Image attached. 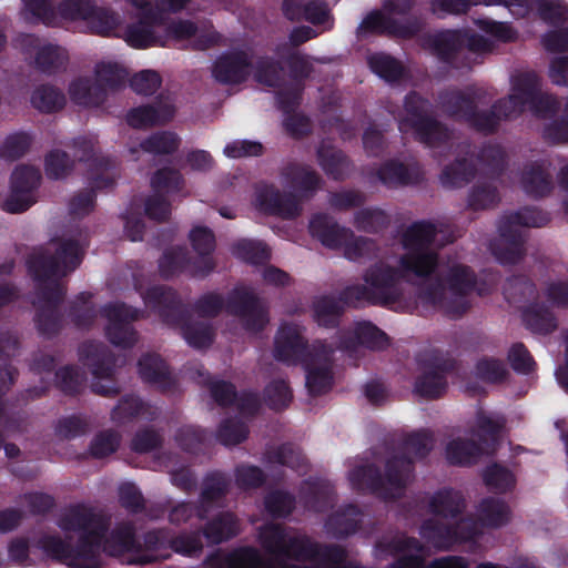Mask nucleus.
Returning a JSON list of instances; mask_svg holds the SVG:
<instances>
[{"instance_id":"31","label":"nucleus","mask_w":568,"mask_h":568,"mask_svg":"<svg viewBox=\"0 0 568 568\" xmlns=\"http://www.w3.org/2000/svg\"><path fill=\"white\" fill-rule=\"evenodd\" d=\"M511 518L510 507L499 498H485L477 507V519L483 527L498 528Z\"/></svg>"},{"instance_id":"54","label":"nucleus","mask_w":568,"mask_h":568,"mask_svg":"<svg viewBox=\"0 0 568 568\" xmlns=\"http://www.w3.org/2000/svg\"><path fill=\"white\" fill-rule=\"evenodd\" d=\"M233 254L243 261L254 264L268 258V251L265 245L246 240L240 241L233 246Z\"/></svg>"},{"instance_id":"45","label":"nucleus","mask_w":568,"mask_h":568,"mask_svg":"<svg viewBox=\"0 0 568 568\" xmlns=\"http://www.w3.org/2000/svg\"><path fill=\"white\" fill-rule=\"evenodd\" d=\"M473 175V164L466 159L457 160L443 171L440 175V183L445 187H458L467 183Z\"/></svg>"},{"instance_id":"9","label":"nucleus","mask_w":568,"mask_h":568,"mask_svg":"<svg viewBox=\"0 0 568 568\" xmlns=\"http://www.w3.org/2000/svg\"><path fill=\"white\" fill-rule=\"evenodd\" d=\"M280 184L281 189L260 186L255 203L263 212L291 219L301 213L302 201L321 187V178L307 165L290 164L282 170Z\"/></svg>"},{"instance_id":"63","label":"nucleus","mask_w":568,"mask_h":568,"mask_svg":"<svg viewBox=\"0 0 568 568\" xmlns=\"http://www.w3.org/2000/svg\"><path fill=\"white\" fill-rule=\"evenodd\" d=\"M247 436V429L240 422H226L219 432V438L225 446H233L243 442Z\"/></svg>"},{"instance_id":"20","label":"nucleus","mask_w":568,"mask_h":568,"mask_svg":"<svg viewBox=\"0 0 568 568\" xmlns=\"http://www.w3.org/2000/svg\"><path fill=\"white\" fill-rule=\"evenodd\" d=\"M139 20L126 26L121 37L131 47L144 49L165 45L166 38L162 34L163 19L155 13H138Z\"/></svg>"},{"instance_id":"34","label":"nucleus","mask_w":568,"mask_h":568,"mask_svg":"<svg viewBox=\"0 0 568 568\" xmlns=\"http://www.w3.org/2000/svg\"><path fill=\"white\" fill-rule=\"evenodd\" d=\"M318 163L333 179H343L351 172V164L345 155L332 144L323 142L317 150Z\"/></svg>"},{"instance_id":"11","label":"nucleus","mask_w":568,"mask_h":568,"mask_svg":"<svg viewBox=\"0 0 568 568\" xmlns=\"http://www.w3.org/2000/svg\"><path fill=\"white\" fill-rule=\"evenodd\" d=\"M475 286L470 270L453 264L442 271L437 278L427 280L418 291L422 304L436 307L447 315L459 316L469 306L468 294Z\"/></svg>"},{"instance_id":"7","label":"nucleus","mask_w":568,"mask_h":568,"mask_svg":"<svg viewBox=\"0 0 568 568\" xmlns=\"http://www.w3.org/2000/svg\"><path fill=\"white\" fill-rule=\"evenodd\" d=\"M333 352L332 344L323 341H316L307 347L302 328L295 324L281 326L275 338V357L284 362L302 363L306 371V386L314 395L327 390L332 385Z\"/></svg>"},{"instance_id":"25","label":"nucleus","mask_w":568,"mask_h":568,"mask_svg":"<svg viewBox=\"0 0 568 568\" xmlns=\"http://www.w3.org/2000/svg\"><path fill=\"white\" fill-rule=\"evenodd\" d=\"M310 230L324 246L329 248H343L345 244L353 239V231L338 225L326 215H316L310 223Z\"/></svg>"},{"instance_id":"12","label":"nucleus","mask_w":568,"mask_h":568,"mask_svg":"<svg viewBox=\"0 0 568 568\" xmlns=\"http://www.w3.org/2000/svg\"><path fill=\"white\" fill-rule=\"evenodd\" d=\"M548 220L546 213L536 209H525L503 215L498 223V237L490 245L493 254L503 264L518 262L524 255L523 229L540 227Z\"/></svg>"},{"instance_id":"41","label":"nucleus","mask_w":568,"mask_h":568,"mask_svg":"<svg viewBox=\"0 0 568 568\" xmlns=\"http://www.w3.org/2000/svg\"><path fill=\"white\" fill-rule=\"evenodd\" d=\"M240 528L237 520L230 513L221 514L205 528V537L213 544H219L237 535Z\"/></svg>"},{"instance_id":"57","label":"nucleus","mask_w":568,"mask_h":568,"mask_svg":"<svg viewBox=\"0 0 568 568\" xmlns=\"http://www.w3.org/2000/svg\"><path fill=\"white\" fill-rule=\"evenodd\" d=\"M265 508L272 516H287L294 508V500L286 493L280 490L272 491L265 498Z\"/></svg>"},{"instance_id":"8","label":"nucleus","mask_w":568,"mask_h":568,"mask_svg":"<svg viewBox=\"0 0 568 568\" xmlns=\"http://www.w3.org/2000/svg\"><path fill=\"white\" fill-rule=\"evenodd\" d=\"M464 508L465 500L459 491L438 490L428 501V509L435 518L426 519L422 524L420 537L438 550H447L457 542L474 538L479 530L471 519L455 521Z\"/></svg>"},{"instance_id":"44","label":"nucleus","mask_w":568,"mask_h":568,"mask_svg":"<svg viewBox=\"0 0 568 568\" xmlns=\"http://www.w3.org/2000/svg\"><path fill=\"white\" fill-rule=\"evenodd\" d=\"M153 414L151 407L142 403L139 398L126 397L114 408L112 418L118 423H124L133 417L149 418Z\"/></svg>"},{"instance_id":"29","label":"nucleus","mask_w":568,"mask_h":568,"mask_svg":"<svg viewBox=\"0 0 568 568\" xmlns=\"http://www.w3.org/2000/svg\"><path fill=\"white\" fill-rule=\"evenodd\" d=\"M174 113V105L166 100L156 105L132 109L126 115V121L133 128H146L171 120Z\"/></svg>"},{"instance_id":"33","label":"nucleus","mask_w":568,"mask_h":568,"mask_svg":"<svg viewBox=\"0 0 568 568\" xmlns=\"http://www.w3.org/2000/svg\"><path fill=\"white\" fill-rule=\"evenodd\" d=\"M241 308L239 315L245 328L250 332H258L268 322L266 310L256 300L253 293L244 291L240 297Z\"/></svg>"},{"instance_id":"17","label":"nucleus","mask_w":568,"mask_h":568,"mask_svg":"<svg viewBox=\"0 0 568 568\" xmlns=\"http://www.w3.org/2000/svg\"><path fill=\"white\" fill-rule=\"evenodd\" d=\"M16 45L37 68L45 72H54L69 61L68 51L61 45L39 39L32 34H22Z\"/></svg>"},{"instance_id":"47","label":"nucleus","mask_w":568,"mask_h":568,"mask_svg":"<svg viewBox=\"0 0 568 568\" xmlns=\"http://www.w3.org/2000/svg\"><path fill=\"white\" fill-rule=\"evenodd\" d=\"M368 64L374 73L386 81H395L403 74V65L384 53H376L368 58Z\"/></svg>"},{"instance_id":"15","label":"nucleus","mask_w":568,"mask_h":568,"mask_svg":"<svg viewBox=\"0 0 568 568\" xmlns=\"http://www.w3.org/2000/svg\"><path fill=\"white\" fill-rule=\"evenodd\" d=\"M398 128L413 133L420 142L436 148L447 142L449 131L429 115V103L417 94L406 97L404 110L398 115Z\"/></svg>"},{"instance_id":"52","label":"nucleus","mask_w":568,"mask_h":568,"mask_svg":"<svg viewBox=\"0 0 568 568\" xmlns=\"http://www.w3.org/2000/svg\"><path fill=\"white\" fill-rule=\"evenodd\" d=\"M73 168V162L68 154L60 150L48 153L44 161L45 174L50 179H62L67 176Z\"/></svg>"},{"instance_id":"40","label":"nucleus","mask_w":568,"mask_h":568,"mask_svg":"<svg viewBox=\"0 0 568 568\" xmlns=\"http://www.w3.org/2000/svg\"><path fill=\"white\" fill-rule=\"evenodd\" d=\"M31 103L39 111L50 113L65 105V97L54 87L41 85L33 91Z\"/></svg>"},{"instance_id":"51","label":"nucleus","mask_w":568,"mask_h":568,"mask_svg":"<svg viewBox=\"0 0 568 568\" xmlns=\"http://www.w3.org/2000/svg\"><path fill=\"white\" fill-rule=\"evenodd\" d=\"M378 246L375 241L366 237H355L345 244L344 255L351 261L368 260L377 255Z\"/></svg>"},{"instance_id":"58","label":"nucleus","mask_w":568,"mask_h":568,"mask_svg":"<svg viewBox=\"0 0 568 568\" xmlns=\"http://www.w3.org/2000/svg\"><path fill=\"white\" fill-rule=\"evenodd\" d=\"M161 85L160 75L152 70H143L136 73L131 80L132 89L144 95L153 94Z\"/></svg>"},{"instance_id":"10","label":"nucleus","mask_w":568,"mask_h":568,"mask_svg":"<svg viewBox=\"0 0 568 568\" xmlns=\"http://www.w3.org/2000/svg\"><path fill=\"white\" fill-rule=\"evenodd\" d=\"M22 17L29 22L59 26L64 21H84L93 32L108 34L118 24V17L104 9L95 8L90 0H65L58 12L48 0H26Z\"/></svg>"},{"instance_id":"62","label":"nucleus","mask_w":568,"mask_h":568,"mask_svg":"<svg viewBox=\"0 0 568 568\" xmlns=\"http://www.w3.org/2000/svg\"><path fill=\"white\" fill-rule=\"evenodd\" d=\"M190 240L194 250L202 256L209 255L215 247L214 235L206 227H194L190 232Z\"/></svg>"},{"instance_id":"53","label":"nucleus","mask_w":568,"mask_h":568,"mask_svg":"<svg viewBox=\"0 0 568 568\" xmlns=\"http://www.w3.org/2000/svg\"><path fill=\"white\" fill-rule=\"evenodd\" d=\"M31 145V138L27 133H13L6 138L1 148H0V156L12 161L16 160L29 150Z\"/></svg>"},{"instance_id":"13","label":"nucleus","mask_w":568,"mask_h":568,"mask_svg":"<svg viewBox=\"0 0 568 568\" xmlns=\"http://www.w3.org/2000/svg\"><path fill=\"white\" fill-rule=\"evenodd\" d=\"M388 555L396 558L388 568H468L467 560L457 556L427 562L425 547L416 538L405 535L395 536L378 545L376 557L386 559Z\"/></svg>"},{"instance_id":"35","label":"nucleus","mask_w":568,"mask_h":568,"mask_svg":"<svg viewBox=\"0 0 568 568\" xmlns=\"http://www.w3.org/2000/svg\"><path fill=\"white\" fill-rule=\"evenodd\" d=\"M139 373L142 379L166 389L172 384L165 363L158 355H145L139 362Z\"/></svg>"},{"instance_id":"24","label":"nucleus","mask_w":568,"mask_h":568,"mask_svg":"<svg viewBox=\"0 0 568 568\" xmlns=\"http://www.w3.org/2000/svg\"><path fill=\"white\" fill-rule=\"evenodd\" d=\"M420 30V23L418 21L409 23H400L398 20L389 18L387 14H383L379 11L369 13L359 24L358 33H390L398 37H412Z\"/></svg>"},{"instance_id":"46","label":"nucleus","mask_w":568,"mask_h":568,"mask_svg":"<svg viewBox=\"0 0 568 568\" xmlns=\"http://www.w3.org/2000/svg\"><path fill=\"white\" fill-rule=\"evenodd\" d=\"M484 481L487 487L498 493L511 490L516 485L515 475L500 465H491L484 471Z\"/></svg>"},{"instance_id":"22","label":"nucleus","mask_w":568,"mask_h":568,"mask_svg":"<svg viewBox=\"0 0 568 568\" xmlns=\"http://www.w3.org/2000/svg\"><path fill=\"white\" fill-rule=\"evenodd\" d=\"M181 174L174 170H160L152 179V187L155 192L145 204L146 214L154 220H164L170 214V205L163 199L162 193H172L181 190Z\"/></svg>"},{"instance_id":"19","label":"nucleus","mask_w":568,"mask_h":568,"mask_svg":"<svg viewBox=\"0 0 568 568\" xmlns=\"http://www.w3.org/2000/svg\"><path fill=\"white\" fill-rule=\"evenodd\" d=\"M80 353L93 375V392L104 396L114 395L118 392L111 382L114 365H111L112 358L108 352L101 345L90 343L83 345Z\"/></svg>"},{"instance_id":"27","label":"nucleus","mask_w":568,"mask_h":568,"mask_svg":"<svg viewBox=\"0 0 568 568\" xmlns=\"http://www.w3.org/2000/svg\"><path fill=\"white\" fill-rule=\"evenodd\" d=\"M377 179L388 187L417 183L423 179L419 165L409 160L406 163L390 161L376 172Z\"/></svg>"},{"instance_id":"36","label":"nucleus","mask_w":568,"mask_h":568,"mask_svg":"<svg viewBox=\"0 0 568 568\" xmlns=\"http://www.w3.org/2000/svg\"><path fill=\"white\" fill-rule=\"evenodd\" d=\"M179 146V139L174 133L160 132L151 135L136 145H130L129 152L133 160H138L140 150L151 154H166L175 151Z\"/></svg>"},{"instance_id":"21","label":"nucleus","mask_w":568,"mask_h":568,"mask_svg":"<svg viewBox=\"0 0 568 568\" xmlns=\"http://www.w3.org/2000/svg\"><path fill=\"white\" fill-rule=\"evenodd\" d=\"M103 314L108 320L106 336L116 346L129 347L136 341L130 322L139 318L140 312L131 310L124 304H110L104 307Z\"/></svg>"},{"instance_id":"5","label":"nucleus","mask_w":568,"mask_h":568,"mask_svg":"<svg viewBox=\"0 0 568 568\" xmlns=\"http://www.w3.org/2000/svg\"><path fill=\"white\" fill-rule=\"evenodd\" d=\"M80 231H70L52 239L43 248L34 252L29 262V272L36 282L37 324L42 334H52L59 328L55 306L63 295L60 277L75 270L81 261Z\"/></svg>"},{"instance_id":"42","label":"nucleus","mask_w":568,"mask_h":568,"mask_svg":"<svg viewBox=\"0 0 568 568\" xmlns=\"http://www.w3.org/2000/svg\"><path fill=\"white\" fill-rule=\"evenodd\" d=\"M445 369H447L446 364L438 367L437 371L426 369L416 382V393L426 398L440 396L446 388V382L443 376Z\"/></svg>"},{"instance_id":"48","label":"nucleus","mask_w":568,"mask_h":568,"mask_svg":"<svg viewBox=\"0 0 568 568\" xmlns=\"http://www.w3.org/2000/svg\"><path fill=\"white\" fill-rule=\"evenodd\" d=\"M524 321L535 332L549 333L556 327L554 315L547 307L537 305L524 313Z\"/></svg>"},{"instance_id":"30","label":"nucleus","mask_w":568,"mask_h":568,"mask_svg":"<svg viewBox=\"0 0 568 568\" xmlns=\"http://www.w3.org/2000/svg\"><path fill=\"white\" fill-rule=\"evenodd\" d=\"M69 95L75 104L82 106H98L105 99L104 89L88 77L74 79L69 85Z\"/></svg>"},{"instance_id":"59","label":"nucleus","mask_w":568,"mask_h":568,"mask_svg":"<svg viewBox=\"0 0 568 568\" xmlns=\"http://www.w3.org/2000/svg\"><path fill=\"white\" fill-rule=\"evenodd\" d=\"M186 266V254L183 248H173L164 253L160 260V271L164 276H171Z\"/></svg>"},{"instance_id":"56","label":"nucleus","mask_w":568,"mask_h":568,"mask_svg":"<svg viewBox=\"0 0 568 568\" xmlns=\"http://www.w3.org/2000/svg\"><path fill=\"white\" fill-rule=\"evenodd\" d=\"M355 509L351 507L347 513L329 518L327 530L336 537L347 536L357 529V520L353 517Z\"/></svg>"},{"instance_id":"14","label":"nucleus","mask_w":568,"mask_h":568,"mask_svg":"<svg viewBox=\"0 0 568 568\" xmlns=\"http://www.w3.org/2000/svg\"><path fill=\"white\" fill-rule=\"evenodd\" d=\"M504 426L499 416L477 414L476 430L470 438H455L446 446V459L454 465H468L474 463L481 454L494 449V443Z\"/></svg>"},{"instance_id":"2","label":"nucleus","mask_w":568,"mask_h":568,"mask_svg":"<svg viewBox=\"0 0 568 568\" xmlns=\"http://www.w3.org/2000/svg\"><path fill=\"white\" fill-rule=\"evenodd\" d=\"M435 239L436 229L432 223L418 222L410 225L403 234L405 253L398 260H381L366 268L363 274L364 284L345 288V302L387 306L400 302L405 296L404 281L426 277L436 268L438 260Z\"/></svg>"},{"instance_id":"4","label":"nucleus","mask_w":568,"mask_h":568,"mask_svg":"<svg viewBox=\"0 0 568 568\" xmlns=\"http://www.w3.org/2000/svg\"><path fill=\"white\" fill-rule=\"evenodd\" d=\"M483 90L469 88L465 91H449L440 94L442 112L456 120L465 121L479 131H491L501 118L519 114L525 108L536 115L547 118L557 106L556 100L540 90L539 79L535 72H520L513 77L511 92L500 100L491 113H483Z\"/></svg>"},{"instance_id":"50","label":"nucleus","mask_w":568,"mask_h":568,"mask_svg":"<svg viewBox=\"0 0 568 568\" xmlns=\"http://www.w3.org/2000/svg\"><path fill=\"white\" fill-rule=\"evenodd\" d=\"M342 305L333 297H322L314 304V317L321 326H333L337 323Z\"/></svg>"},{"instance_id":"18","label":"nucleus","mask_w":568,"mask_h":568,"mask_svg":"<svg viewBox=\"0 0 568 568\" xmlns=\"http://www.w3.org/2000/svg\"><path fill=\"white\" fill-rule=\"evenodd\" d=\"M41 180L39 170L29 165L16 168L11 176V191L3 202V210L20 213L28 210L34 202V190Z\"/></svg>"},{"instance_id":"49","label":"nucleus","mask_w":568,"mask_h":568,"mask_svg":"<svg viewBox=\"0 0 568 568\" xmlns=\"http://www.w3.org/2000/svg\"><path fill=\"white\" fill-rule=\"evenodd\" d=\"M181 332L186 343L194 348L206 347L213 341L212 328L203 323H184L181 327Z\"/></svg>"},{"instance_id":"64","label":"nucleus","mask_w":568,"mask_h":568,"mask_svg":"<svg viewBox=\"0 0 568 568\" xmlns=\"http://www.w3.org/2000/svg\"><path fill=\"white\" fill-rule=\"evenodd\" d=\"M281 69L270 59H261L256 63L255 80L264 85L273 87L277 83Z\"/></svg>"},{"instance_id":"32","label":"nucleus","mask_w":568,"mask_h":568,"mask_svg":"<svg viewBox=\"0 0 568 568\" xmlns=\"http://www.w3.org/2000/svg\"><path fill=\"white\" fill-rule=\"evenodd\" d=\"M163 30L166 31V34L164 36L166 40L169 39V37H172L178 40L195 37L193 45L201 50L217 44L221 40V36L214 30H210L205 34H199L197 29L190 21H179L171 24L169 28H166L163 24Z\"/></svg>"},{"instance_id":"16","label":"nucleus","mask_w":568,"mask_h":568,"mask_svg":"<svg viewBox=\"0 0 568 568\" xmlns=\"http://www.w3.org/2000/svg\"><path fill=\"white\" fill-rule=\"evenodd\" d=\"M423 45L440 60L454 62L465 52L484 53L493 50L491 42L479 34H468L462 31H440L425 38Z\"/></svg>"},{"instance_id":"6","label":"nucleus","mask_w":568,"mask_h":568,"mask_svg":"<svg viewBox=\"0 0 568 568\" xmlns=\"http://www.w3.org/2000/svg\"><path fill=\"white\" fill-rule=\"evenodd\" d=\"M433 447L432 436L427 432H417L407 437L403 445L405 457L393 454L387 458L382 476L371 466L358 467L349 475L352 485L361 490H371L384 499H395L410 480L412 463L424 457Z\"/></svg>"},{"instance_id":"43","label":"nucleus","mask_w":568,"mask_h":568,"mask_svg":"<svg viewBox=\"0 0 568 568\" xmlns=\"http://www.w3.org/2000/svg\"><path fill=\"white\" fill-rule=\"evenodd\" d=\"M499 200L494 181H478L468 196V205L473 210H484L493 206Z\"/></svg>"},{"instance_id":"28","label":"nucleus","mask_w":568,"mask_h":568,"mask_svg":"<svg viewBox=\"0 0 568 568\" xmlns=\"http://www.w3.org/2000/svg\"><path fill=\"white\" fill-rule=\"evenodd\" d=\"M549 168L550 163L546 160L530 162L525 165L520 184L527 194L538 197L550 192L552 181Z\"/></svg>"},{"instance_id":"60","label":"nucleus","mask_w":568,"mask_h":568,"mask_svg":"<svg viewBox=\"0 0 568 568\" xmlns=\"http://www.w3.org/2000/svg\"><path fill=\"white\" fill-rule=\"evenodd\" d=\"M476 374L483 381L498 382L505 377L507 369L498 359L483 358L476 366Z\"/></svg>"},{"instance_id":"3","label":"nucleus","mask_w":568,"mask_h":568,"mask_svg":"<svg viewBox=\"0 0 568 568\" xmlns=\"http://www.w3.org/2000/svg\"><path fill=\"white\" fill-rule=\"evenodd\" d=\"M262 546L280 558L271 564L262 559L253 548H241L232 552L217 551L206 559L211 568H359L346 558L337 546H321L306 535L281 525L268 524L260 529Z\"/></svg>"},{"instance_id":"39","label":"nucleus","mask_w":568,"mask_h":568,"mask_svg":"<svg viewBox=\"0 0 568 568\" xmlns=\"http://www.w3.org/2000/svg\"><path fill=\"white\" fill-rule=\"evenodd\" d=\"M534 10L540 20L551 26L568 19V8L561 0H530L529 13Z\"/></svg>"},{"instance_id":"38","label":"nucleus","mask_w":568,"mask_h":568,"mask_svg":"<svg viewBox=\"0 0 568 568\" xmlns=\"http://www.w3.org/2000/svg\"><path fill=\"white\" fill-rule=\"evenodd\" d=\"M353 224L358 231L377 233L388 226L389 216L379 207H364L355 212Z\"/></svg>"},{"instance_id":"23","label":"nucleus","mask_w":568,"mask_h":568,"mask_svg":"<svg viewBox=\"0 0 568 568\" xmlns=\"http://www.w3.org/2000/svg\"><path fill=\"white\" fill-rule=\"evenodd\" d=\"M251 65V54L247 51H233L215 62L213 77L222 83H237L247 78Z\"/></svg>"},{"instance_id":"1","label":"nucleus","mask_w":568,"mask_h":568,"mask_svg":"<svg viewBox=\"0 0 568 568\" xmlns=\"http://www.w3.org/2000/svg\"><path fill=\"white\" fill-rule=\"evenodd\" d=\"M59 526L65 532L78 534L79 545L75 549L51 535L42 536L37 545L45 555L63 560L74 568H99L101 550L111 556L131 554L130 562L136 564H149L168 557L160 552L166 544V537L162 532H148L144 544L141 545L135 540L133 528L129 524L118 526L102 546L105 519L83 506L67 510Z\"/></svg>"},{"instance_id":"55","label":"nucleus","mask_w":568,"mask_h":568,"mask_svg":"<svg viewBox=\"0 0 568 568\" xmlns=\"http://www.w3.org/2000/svg\"><path fill=\"white\" fill-rule=\"evenodd\" d=\"M146 305L159 311L161 315H164V310H173L178 304V296L175 292L170 288L153 287L144 297Z\"/></svg>"},{"instance_id":"26","label":"nucleus","mask_w":568,"mask_h":568,"mask_svg":"<svg viewBox=\"0 0 568 568\" xmlns=\"http://www.w3.org/2000/svg\"><path fill=\"white\" fill-rule=\"evenodd\" d=\"M388 344V338L384 332L373 325L371 322H359L344 333L341 348L352 351L357 345H363L372 349H382Z\"/></svg>"},{"instance_id":"37","label":"nucleus","mask_w":568,"mask_h":568,"mask_svg":"<svg viewBox=\"0 0 568 568\" xmlns=\"http://www.w3.org/2000/svg\"><path fill=\"white\" fill-rule=\"evenodd\" d=\"M126 77V70L116 62L102 61L95 65L94 80L98 85L104 89L105 97L108 92L120 88Z\"/></svg>"},{"instance_id":"61","label":"nucleus","mask_w":568,"mask_h":568,"mask_svg":"<svg viewBox=\"0 0 568 568\" xmlns=\"http://www.w3.org/2000/svg\"><path fill=\"white\" fill-rule=\"evenodd\" d=\"M263 151L261 143L247 140H236L224 148V154L231 159L256 156Z\"/></svg>"}]
</instances>
